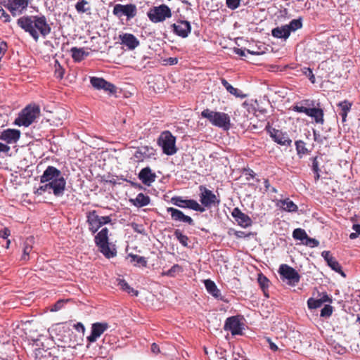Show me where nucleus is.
Instances as JSON below:
<instances>
[{
	"label": "nucleus",
	"mask_w": 360,
	"mask_h": 360,
	"mask_svg": "<svg viewBox=\"0 0 360 360\" xmlns=\"http://www.w3.org/2000/svg\"><path fill=\"white\" fill-rule=\"evenodd\" d=\"M40 183L34 193L41 195L46 192L53 193L56 197L63 195L66 187V181L61 172L53 166H48L40 176Z\"/></svg>",
	"instance_id": "obj_1"
},
{
	"label": "nucleus",
	"mask_w": 360,
	"mask_h": 360,
	"mask_svg": "<svg viewBox=\"0 0 360 360\" xmlns=\"http://www.w3.org/2000/svg\"><path fill=\"white\" fill-rule=\"evenodd\" d=\"M18 25L25 32H28L37 42L39 35L45 38L51 33V28L44 15H25L17 21Z\"/></svg>",
	"instance_id": "obj_2"
},
{
	"label": "nucleus",
	"mask_w": 360,
	"mask_h": 360,
	"mask_svg": "<svg viewBox=\"0 0 360 360\" xmlns=\"http://www.w3.org/2000/svg\"><path fill=\"white\" fill-rule=\"evenodd\" d=\"M201 116L206 118L214 126L229 130L231 127L230 116L222 112H215L207 108L202 111Z\"/></svg>",
	"instance_id": "obj_3"
},
{
	"label": "nucleus",
	"mask_w": 360,
	"mask_h": 360,
	"mask_svg": "<svg viewBox=\"0 0 360 360\" xmlns=\"http://www.w3.org/2000/svg\"><path fill=\"white\" fill-rule=\"evenodd\" d=\"M94 241L100 252L107 258H111L116 255V250L110 247L107 228H103L96 235Z\"/></svg>",
	"instance_id": "obj_4"
},
{
	"label": "nucleus",
	"mask_w": 360,
	"mask_h": 360,
	"mask_svg": "<svg viewBox=\"0 0 360 360\" xmlns=\"http://www.w3.org/2000/svg\"><path fill=\"white\" fill-rule=\"evenodd\" d=\"M158 144L162 148L163 153L172 155L177 151L176 137L169 131H164L158 139Z\"/></svg>",
	"instance_id": "obj_5"
},
{
	"label": "nucleus",
	"mask_w": 360,
	"mask_h": 360,
	"mask_svg": "<svg viewBox=\"0 0 360 360\" xmlns=\"http://www.w3.org/2000/svg\"><path fill=\"white\" fill-rule=\"evenodd\" d=\"M40 113L39 107L37 105L27 106L26 107L15 119V124L18 126L28 127L30 126L34 120L39 117Z\"/></svg>",
	"instance_id": "obj_6"
},
{
	"label": "nucleus",
	"mask_w": 360,
	"mask_h": 360,
	"mask_svg": "<svg viewBox=\"0 0 360 360\" xmlns=\"http://www.w3.org/2000/svg\"><path fill=\"white\" fill-rule=\"evenodd\" d=\"M147 15L151 22L157 23L171 18L172 11L169 6L165 4H161L158 6L150 8L147 13Z\"/></svg>",
	"instance_id": "obj_7"
},
{
	"label": "nucleus",
	"mask_w": 360,
	"mask_h": 360,
	"mask_svg": "<svg viewBox=\"0 0 360 360\" xmlns=\"http://www.w3.org/2000/svg\"><path fill=\"white\" fill-rule=\"evenodd\" d=\"M278 273L281 278L290 285H296L300 280V276L298 272L288 264H283L279 266Z\"/></svg>",
	"instance_id": "obj_8"
},
{
	"label": "nucleus",
	"mask_w": 360,
	"mask_h": 360,
	"mask_svg": "<svg viewBox=\"0 0 360 360\" xmlns=\"http://www.w3.org/2000/svg\"><path fill=\"white\" fill-rule=\"evenodd\" d=\"M292 110L297 112H303L307 116L314 119L317 124H323L324 123V112L321 108H307L302 105H295Z\"/></svg>",
	"instance_id": "obj_9"
},
{
	"label": "nucleus",
	"mask_w": 360,
	"mask_h": 360,
	"mask_svg": "<svg viewBox=\"0 0 360 360\" xmlns=\"http://www.w3.org/2000/svg\"><path fill=\"white\" fill-rule=\"evenodd\" d=\"M200 201L204 206L203 207L210 208L212 207L218 206L220 203V200L217 195L210 190L207 189L204 186H200Z\"/></svg>",
	"instance_id": "obj_10"
},
{
	"label": "nucleus",
	"mask_w": 360,
	"mask_h": 360,
	"mask_svg": "<svg viewBox=\"0 0 360 360\" xmlns=\"http://www.w3.org/2000/svg\"><path fill=\"white\" fill-rule=\"evenodd\" d=\"M112 13L117 18H121L124 15L129 20L136 16L137 8L135 4H129L122 5L118 4L114 6Z\"/></svg>",
	"instance_id": "obj_11"
},
{
	"label": "nucleus",
	"mask_w": 360,
	"mask_h": 360,
	"mask_svg": "<svg viewBox=\"0 0 360 360\" xmlns=\"http://www.w3.org/2000/svg\"><path fill=\"white\" fill-rule=\"evenodd\" d=\"M171 202L174 205L181 208H189L200 212L205 211V209L202 206L199 205L196 200L193 199L184 200L182 197L174 196L171 198Z\"/></svg>",
	"instance_id": "obj_12"
},
{
	"label": "nucleus",
	"mask_w": 360,
	"mask_h": 360,
	"mask_svg": "<svg viewBox=\"0 0 360 360\" xmlns=\"http://www.w3.org/2000/svg\"><path fill=\"white\" fill-rule=\"evenodd\" d=\"M266 129L274 142L286 147L291 146L292 140L286 132H283L282 131L272 128L270 126H267Z\"/></svg>",
	"instance_id": "obj_13"
},
{
	"label": "nucleus",
	"mask_w": 360,
	"mask_h": 360,
	"mask_svg": "<svg viewBox=\"0 0 360 360\" xmlns=\"http://www.w3.org/2000/svg\"><path fill=\"white\" fill-rule=\"evenodd\" d=\"M30 0H7L5 6L8 9L12 15H21L27 10Z\"/></svg>",
	"instance_id": "obj_14"
},
{
	"label": "nucleus",
	"mask_w": 360,
	"mask_h": 360,
	"mask_svg": "<svg viewBox=\"0 0 360 360\" xmlns=\"http://www.w3.org/2000/svg\"><path fill=\"white\" fill-rule=\"evenodd\" d=\"M109 328L106 322H96L91 325V334L87 337L89 342H95Z\"/></svg>",
	"instance_id": "obj_15"
},
{
	"label": "nucleus",
	"mask_w": 360,
	"mask_h": 360,
	"mask_svg": "<svg viewBox=\"0 0 360 360\" xmlns=\"http://www.w3.org/2000/svg\"><path fill=\"white\" fill-rule=\"evenodd\" d=\"M156 150L151 146H143L139 147L134 154L136 162H143L145 160L153 158Z\"/></svg>",
	"instance_id": "obj_16"
},
{
	"label": "nucleus",
	"mask_w": 360,
	"mask_h": 360,
	"mask_svg": "<svg viewBox=\"0 0 360 360\" xmlns=\"http://www.w3.org/2000/svg\"><path fill=\"white\" fill-rule=\"evenodd\" d=\"M224 328L230 331L233 335L242 334V324L237 316L227 318Z\"/></svg>",
	"instance_id": "obj_17"
},
{
	"label": "nucleus",
	"mask_w": 360,
	"mask_h": 360,
	"mask_svg": "<svg viewBox=\"0 0 360 360\" xmlns=\"http://www.w3.org/2000/svg\"><path fill=\"white\" fill-rule=\"evenodd\" d=\"M91 84L94 88L96 89H103L105 91L110 92L111 94L116 92L115 86L105 80L103 78L92 77L90 78Z\"/></svg>",
	"instance_id": "obj_18"
},
{
	"label": "nucleus",
	"mask_w": 360,
	"mask_h": 360,
	"mask_svg": "<svg viewBox=\"0 0 360 360\" xmlns=\"http://www.w3.org/2000/svg\"><path fill=\"white\" fill-rule=\"evenodd\" d=\"M231 215L237 221L238 224L243 228L249 227L252 224L251 218L242 212L238 207H236L233 210Z\"/></svg>",
	"instance_id": "obj_19"
},
{
	"label": "nucleus",
	"mask_w": 360,
	"mask_h": 360,
	"mask_svg": "<svg viewBox=\"0 0 360 360\" xmlns=\"http://www.w3.org/2000/svg\"><path fill=\"white\" fill-rule=\"evenodd\" d=\"M167 211L168 213H170L172 219L173 221L184 222L189 225L194 224V221L191 217L184 214L183 212L178 209L174 207H167Z\"/></svg>",
	"instance_id": "obj_20"
},
{
	"label": "nucleus",
	"mask_w": 360,
	"mask_h": 360,
	"mask_svg": "<svg viewBox=\"0 0 360 360\" xmlns=\"http://www.w3.org/2000/svg\"><path fill=\"white\" fill-rule=\"evenodd\" d=\"M173 32L179 37L185 38L188 37L191 31L190 22L186 20H181L172 25Z\"/></svg>",
	"instance_id": "obj_21"
},
{
	"label": "nucleus",
	"mask_w": 360,
	"mask_h": 360,
	"mask_svg": "<svg viewBox=\"0 0 360 360\" xmlns=\"http://www.w3.org/2000/svg\"><path fill=\"white\" fill-rule=\"evenodd\" d=\"M121 44L127 46L129 50H134L140 44L139 39L132 34L124 33L120 34Z\"/></svg>",
	"instance_id": "obj_22"
},
{
	"label": "nucleus",
	"mask_w": 360,
	"mask_h": 360,
	"mask_svg": "<svg viewBox=\"0 0 360 360\" xmlns=\"http://www.w3.org/2000/svg\"><path fill=\"white\" fill-rule=\"evenodd\" d=\"M20 137V131L18 129H7L0 134V140L7 143H16Z\"/></svg>",
	"instance_id": "obj_23"
},
{
	"label": "nucleus",
	"mask_w": 360,
	"mask_h": 360,
	"mask_svg": "<svg viewBox=\"0 0 360 360\" xmlns=\"http://www.w3.org/2000/svg\"><path fill=\"white\" fill-rule=\"evenodd\" d=\"M138 177L144 185L150 186L155 181L157 176L149 167H146L140 171Z\"/></svg>",
	"instance_id": "obj_24"
},
{
	"label": "nucleus",
	"mask_w": 360,
	"mask_h": 360,
	"mask_svg": "<svg viewBox=\"0 0 360 360\" xmlns=\"http://www.w3.org/2000/svg\"><path fill=\"white\" fill-rule=\"evenodd\" d=\"M205 287L209 294L213 296L214 298L222 300V296L221 291L218 289L215 283L210 279L204 281Z\"/></svg>",
	"instance_id": "obj_25"
},
{
	"label": "nucleus",
	"mask_w": 360,
	"mask_h": 360,
	"mask_svg": "<svg viewBox=\"0 0 360 360\" xmlns=\"http://www.w3.org/2000/svg\"><path fill=\"white\" fill-rule=\"evenodd\" d=\"M98 215L96 214L95 210L90 212L87 215V222L89 224V231L92 233H95L100 228L98 224Z\"/></svg>",
	"instance_id": "obj_26"
},
{
	"label": "nucleus",
	"mask_w": 360,
	"mask_h": 360,
	"mask_svg": "<svg viewBox=\"0 0 360 360\" xmlns=\"http://www.w3.org/2000/svg\"><path fill=\"white\" fill-rule=\"evenodd\" d=\"M352 107V103L348 101H344L340 102L338 104V111L339 115L342 117V122H345L346 121V118L347 116V113L350 111Z\"/></svg>",
	"instance_id": "obj_27"
},
{
	"label": "nucleus",
	"mask_w": 360,
	"mask_h": 360,
	"mask_svg": "<svg viewBox=\"0 0 360 360\" xmlns=\"http://www.w3.org/2000/svg\"><path fill=\"white\" fill-rule=\"evenodd\" d=\"M271 34L274 37L277 39H287L290 33L286 25H282L281 27H276L271 30Z\"/></svg>",
	"instance_id": "obj_28"
},
{
	"label": "nucleus",
	"mask_w": 360,
	"mask_h": 360,
	"mask_svg": "<svg viewBox=\"0 0 360 360\" xmlns=\"http://www.w3.org/2000/svg\"><path fill=\"white\" fill-rule=\"evenodd\" d=\"M70 53L75 62H80L89 56V52L85 51L84 48L72 47L70 49Z\"/></svg>",
	"instance_id": "obj_29"
},
{
	"label": "nucleus",
	"mask_w": 360,
	"mask_h": 360,
	"mask_svg": "<svg viewBox=\"0 0 360 360\" xmlns=\"http://www.w3.org/2000/svg\"><path fill=\"white\" fill-rule=\"evenodd\" d=\"M134 206L141 207L148 205L150 203V198L148 195L141 193L136 197L129 200Z\"/></svg>",
	"instance_id": "obj_30"
},
{
	"label": "nucleus",
	"mask_w": 360,
	"mask_h": 360,
	"mask_svg": "<svg viewBox=\"0 0 360 360\" xmlns=\"http://www.w3.org/2000/svg\"><path fill=\"white\" fill-rule=\"evenodd\" d=\"M278 205L282 210L289 212H296L298 209L297 205L289 198L279 200Z\"/></svg>",
	"instance_id": "obj_31"
},
{
	"label": "nucleus",
	"mask_w": 360,
	"mask_h": 360,
	"mask_svg": "<svg viewBox=\"0 0 360 360\" xmlns=\"http://www.w3.org/2000/svg\"><path fill=\"white\" fill-rule=\"evenodd\" d=\"M221 82L223 86L231 94L238 98H244L245 96V95L243 94L240 90L232 86L225 79H221Z\"/></svg>",
	"instance_id": "obj_32"
},
{
	"label": "nucleus",
	"mask_w": 360,
	"mask_h": 360,
	"mask_svg": "<svg viewBox=\"0 0 360 360\" xmlns=\"http://www.w3.org/2000/svg\"><path fill=\"white\" fill-rule=\"evenodd\" d=\"M117 285L122 290L127 292L131 295L137 296L139 294L138 291L131 288L124 279H119Z\"/></svg>",
	"instance_id": "obj_33"
},
{
	"label": "nucleus",
	"mask_w": 360,
	"mask_h": 360,
	"mask_svg": "<svg viewBox=\"0 0 360 360\" xmlns=\"http://www.w3.org/2000/svg\"><path fill=\"white\" fill-rule=\"evenodd\" d=\"M295 143L297 153L300 158H302L303 155L309 153L308 149L305 146V143L303 141H296Z\"/></svg>",
	"instance_id": "obj_34"
},
{
	"label": "nucleus",
	"mask_w": 360,
	"mask_h": 360,
	"mask_svg": "<svg viewBox=\"0 0 360 360\" xmlns=\"http://www.w3.org/2000/svg\"><path fill=\"white\" fill-rule=\"evenodd\" d=\"M328 265L335 272L339 273L343 277H346L345 274L342 271V266L335 257L330 259Z\"/></svg>",
	"instance_id": "obj_35"
},
{
	"label": "nucleus",
	"mask_w": 360,
	"mask_h": 360,
	"mask_svg": "<svg viewBox=\"0 0 360 360\" xmlns=\"http://www.w3.org/2000/svg\"><path fill=\"white\" fill-rule=\"evenodd\" d=\"M307 234L306 231L300 228L295 229L292 232V237L294 239L300 240L303 243L306 238H307Z\"/></svg>",
	"instance_id": "obj_36"
},
{
	"label": "nucleus",
	"mask_w": 360,
	"mask_h": 360,
	"mask_svg": "<svg viewBox=\"0 0 360 360\" xmlns=\"http://www.w3.org/2000/svg\"><path fill=\"white\" fill-rule=\"evenodd\" d=\"M287 28L289 30V32H295L302 27V19H293L288 25H285Z\"/></svg>",
	"instance_id": "obj_37"
},
{
	"label": "nucleus",
	"mask_w": 360,
	"mask_h": 360,
	"mask_svg": "<svg viewBox=\"0 0 360 360\" xmlns=\"http://www.w3.org/2000/svg\"><path fill=\"white\" fill-rule=\"evenodd\" d=\"M75 9L81 13L87 12L90 10L89 2L86 0H79L75 5Z\"/></svg>",
	"instance_id": "obj_38"
},
{
	"label": "nucleus",
	"mask_w": 360,
	"mask_h": 360,
	"mask_svg": "<svg viewBox=\"0 0 360 360\" xmlns=\"http://www.w3.org/2000/svg\"><path fill=\"white\" fill-rule=\"evenodd\" d=\"M257 281L265 295L268 297L266 293V290L269 288V280L265 276L260 274L258 276Z\"/></svg>",
	"instance_id": "obj_39"
},
{
	"label": "nucleus",
	"mask_w": 360,
	"mask_h": 360,
	"mask_svg": "<svg viewBox=\"0 0 360 360\" xmlns=\"http://www.w3.org/2000/svg\"><path fill=\"white\" fill-rule=\"evenodd\" d=\"M174 235L183 246H188V238L186 235H184L179 229H176L174 232Z\"/></svg>",
	"instance_id": "obj_40"
},
{
	"label": "nucleus",
	"mask_w": 360,
	"mask_h": 360,
	"mask_svg": "<svg viewBox=\"0 0 360 360\" xmlns=\"http://www.w3.org/2000/svg\"><path fill=\"white\" fill-rule=\"evenodd\" d=\"M129 257L131 258V261L136 262V265L146 266L147 260L144 257L134 254H129Z\"/></svg>",
	"instance_id": "obj_41"
},
{
	"label": "nucleus",
	"mask_w": 360,
	"mask_h": 360,
	"mask_svg": "<svg viewBox=\"0 0 360 360\" xmlns=\"http://www.w3.org/2000/svg\"><path fill=\"white\" fill-rule=\"evenodd\" d=\"M323 303L319 299L309 298L307 300L308 307L311 309H317L322 306Z\"/></svg>",
	"instance_id": "obj_42"
},
{
	"label": "nucleus",
	"mask_w": 360,
	"mask_h": 360,
	"mask_svg": "<svg viewBox=\"0 0 360 360\" xmlns=\"http://www.w3.org/2000/svg\"><path fill=\"white\" fill-rule=\"evenodd\" d=\"M333 307L329 304H326L321 310L320 316L321 317H330L333 313Z\"/></svg>",
	"instance_id": "obj_43"
},
{
	"label": "nucleus",
	"mask_w": 360,
	"mask_h": 360,
	"mask_svg": "<svg viewBox=\"0 0 360 360\" xmlns=\"http://www.w3.org/2000/svg\"><path fill=\"white\" fill-rule=\"evenodd\" d=\"M302 72L304 75H306L309 78V79L310 80V82L312 84L315 83L316 79H315L314 75L313 74L312 70L311 68H304L302 69Z\"/></svg>",
	"instance_id": "obj_44"
},
{
	"label": "nucleus",
	"mask_w": 360,
	"mask_h": 360,
	"mask_svg": "<svg viewBox=\"0 0 360 360\" xmlns=\"http://www.w3.org/2000/svg\"><path fill=\"white\" fill-rule=\"evenodd\" d=\"M46 351L42 349H37L34 351V356L37 360H46L47 355L44 354Z\"/></svg>",
	"instance_id": "obj_45"
},
{
	"label": "nucleus",
	"mask_w": 360,
	"mask_h": 360,
	"mask_svg": "<svg viewBox=\"0 0 360 360\" xmlns=\"http://www.w3.org/2000/svg\"><path fill=\"white\" fill-rule=\"evenodd\" d=\"M241 0H226V6L231 9L235 10L240 6Z\"/></svg>",
	"instance_id": "obj_46"
},
{
	"label": "nucleus",
	"mask_w": 360,
	"mask_h": 360,
	"mask_svg": "<svg viewBox=\"0 0 360 360\" xmlns=\"http://www.w3.org/2000/svg\"><path fill=\"white\" fill-rule=\"evenodd\" d=\"M303 244L311 248H314L319 245V242L317 240L309 238L307 236V238H306L304 242H303Z\"/></svg>",
	"instance_id": "obj_47"
},
{
	"label": "nucleus",
	"mask_w": 360,
	"mask_h": 360,
	"mask_svg": "<svg viewBox=\"0 0 360 360\" xmlns=\"http://www.w3.org/2000/svg\"><path fill=\"white\" fill-rule=\"evenodd\" d=\"M181 270V267L179 264H174L172 266L170 269H169L166 273L165 275L169 276H174V274L176 272H179Z\"/></svg>",
	"instance_id": "obj_48"
},
{
	"label": "nucleus",
	"mask_w": 360,
	"mask_h": 360,
	"mask_svg": "<svg viewBox=\"0 0 360 360\" xmlns=\"http://www.w3.org/2000/svg\"><path fill=\"white\" fill-rule=\"evenodd\" d=\"M352 229L355 232L349 234V238L352 240L356 238L360 235V224H354Z\"/></svg>",
	"instance_id": "obj_49"
},
{
	"label": "nucleus",
	"mask_w": 360,
	"mask_h": 360,
	"mask_svg": "<svg viewBox=\"0 0 360 360\" xmlns=\"http://www.w3.org/2000/svg\"><path fill=\"white\" fill-rule=\"evenodd\" d=\"M55 67H56L55 72H56V76L60 79L63 78V75H64V70L63 69V68L60 66V63L58 61H56Z\"/></svg>",
	"instance_id": "obj_50"
},
{
	"label": "nucleus",
	"mask_w": 360,
	"mask_h": 360,
	"mask_svg": "<svg viewBox=\"0 0 360 360\" xmlns=\"http://www.w3.org/2000/svg\"><path fill=\"white\" fill-rule=\"evenodd\" d=\"M8 49L7 43L0 39V60L4 56Z\"/></svg>",
	"instance_id": "obj_51"
},
{
	"label": "nucleus",
	"mask_w": 360,
	"mask_h": 360,
	"mask_svg": "<svg viewBox=\"0 0 360 360\" xmlns=\"http://www.w3.org/2000/svg\"><path fill=\"white\" fill-rule=\"evenodd\" d=\"M32 250V247L30 245H25L23 249V254L22 256V260L27 261L29 259V255Z\"/></svg>",
	"instance_id": "obj_52"
},
{
	"label": "nucleus",
	"mask_w": 360,
	"mask_h": 360,
	"mask_svg": "<svg viewBox=\"0 0 360 360\" xmlns=\"http://www.w3.org/2000/svg\"><path fill=\"white\" fill-rule=\"evenodd\" d=\"M311 169L313 172L320 171L319 161L318 157L311 158Z\"/></svg>",
	"instance_id": "obj_53"
},
{
	"label": "nucleus",
	"mask_w": 360,
	"mask_h": 360,
	"mask_svg": "<svg viewBox=\"0 0 360 360\" xmlns=\"http://www.w3.org/2000/svg\"><path fill=\"white\" fill-rule=\"evenodd\" d=\"M98 224L100 225V226L101 227L102 226L105 225V224H107L108 223H110L111 221V218L110 216H105V217H102V216H99L98 215Z\"/></svg>",
	"instance_id": "obj_54"
},
{
	"label": "nucleus",
	"mask_w": 360,
	"mask_h": 360,
	"mask_svg": "<svg viewBox=\"0 0 360 360\" xmlns=\"http://www.w3.org/2000/svg\"><path fill=\"white\" fill-rule=\"evenodd\" d=\"M0 18H3L4 22H8L11 20L10 15L0 6Z\"/></svg>",
	"instance_id": "obj_55"
},
{
	"label": "nucleus",
	"mask_w": 360,
	"mask_h": 360,
	"mask_svg": "<svg viewBox=\"0 0 360 360\" xmlns=\"http://www.w3.org/2000/svg\"><path fill=\"white\" fill-rule=\"evenodd\" d=\"M72 327L77 330L78 331L79 333H82V334L84 333L85 332V327L84 326L80 323V322H78L77 323H74Z\"/></svg>",
	"instance_id": "obj_56"
},
{
	"label": "nucleus",
	"mask_w": 360,
	"mask_h": 360,
	"mask_svg": "<svg viewBox=\"0 0 360 360\" xmlns=\"http://www.w3.org/2000/svg\"><path fill=\"white\" fill-rule=\"evenodd\" d=\"M63 300H58L51 308V311H56L60 310L63 306Z\"/></svg>",
	"instance_id": "obj_57"
},
{
	"label": "nucleus",
	"mask_w": 360,
	"mask_h": 360,
	"mask_svg": "<svg viewBox=\"0 0 360 360\" xmlns=\"http://www.w3.org/2000/svg\"><path fill=\"white\" fill-rule=\"evenodd\" d=\"M319 300H321L322 303L325 302H332V299L328 296V295L326 292H323L320 295Z\"/></svg>",
	"instance_id": "obj_58"
},
{
	"label": "nucleus",
	"mask_w": 360,
	"mask_h": 360,
	"mask_svg": "<svg viewBox=\"0 0 360 360\" xmlns=\"http://www.w3.org/2000/svg\"><path fill=\"white\" fill-rule=\"evenodd\" d=\"M321 255L324 258V259L326 261L327 264L328 263V261L330 259L333 258V257L331 255V254L329 251L322 252Z\"/></svg>",
	"instance_id": "obj_59"
},
{
	"label": "nucleus",
	"mask_w": 360,
	"mask_h": 360,
	"mask_svg": "<svg viewBox=\"0 0 360 360\" xmlns=\"http://www.w3.org/2000/svg\"><path fill=\"white\" fill-rule=\"evenodd\" d=\"M10 235V230L8 228H5L4 230L0 231V238H7Z\"/></svg>",
	"instance_id": "obj_60"
},
{
	"label": "nucleus",
	"mask_w": 360,
	"mask_h": 360,
	"mask_svg": "<svg viewBox=\"0 0 360 360\" xmlns=\"http://www.w3.org/2000/svg\"><path fill=\"white\" fill-rule=\"evenodd\" d=\"M9 150H10V147L8 145L0 142V153L1 152L8 153Z\"/></svg>",
	"instance_id": "obj_61"
},
{
	"label": "nucleus",
	"mask_w": 360,
	"mask_h": 360,
	"mask_svg": "<svg viewBox=\"0 0 360 360\" xmlns=\"http://www.w3.org/2000/svg\"><path fill=\"white\" fill-rule=\"evenodd\" d=\"M267 342H269V347L272 351L276 352L278 349V346L274 343L270 338H267Z\"/></svg>",
	"instance_id": "obj_62"
},
{
	"label": "nucleus",
	"mask_w": 360,
	"mask_h": 360,
	"mask_svg": "<svg viewBox=\"0 0 360 360\" xmlns=\"http://www.w3.org/2000/svg\"><path fill=\"white\" fill-rule=\"evenodd\" d=\"M234 53L240 56H245V50L239 48H234Z\"/></svg>",
	"instance_id": "obj_63"
},
{
	"label": "nucleus",
	"mask_w": 360,
	"mask_h": 360,
	"mask_svg": "<svg viewBox=\"0 0 360 360\" xmlns=\"http://www.w3.org/2000/svg\"><path fill=\"white\" fill-rule=\"evenodd\" d=\"M235 236L238 238H245V237H248L249 236V234H247L246 233H245L244 231H236L235 232Z\"/></svg>",
	"instance_id": "obj_64"
}]
</instances>
